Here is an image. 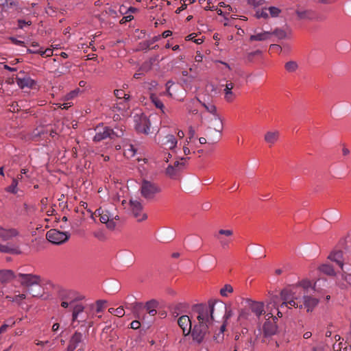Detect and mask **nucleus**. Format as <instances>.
Here are the masks:
<instances>
[{"label": "nucleus", "mask_w": 351, "mask_h": 351, "mask_svg": "<svg viewBox=\"0 0 351 351\" xmlns=\"http://www.w3.org/2000/svg\"><path fill=\"white\" fill-rule=\"evenodd\" d=\"M226 324H227V322H225V321L223 320V324L220 327V330H219V334L217 335V337H216L215 335L213 336V338L216 340H217V339H223V332L226 330Z\"/></svg>", "instance_id": "51"}, {"label": "nucleus", "mask_w": 351, "mask_h": 351, "mask_svg": "<svg viewBox=\"0 0 351 351\" xmlns=\"http://www.w3.org/2000/svg\"><path fill=\"white\" fill-rule=\"evenodd\" d=\"M16 83L21 88H32L36 84V82L29 76L17 77Z\"/></svg>", "instance_id": "24"}, {"label": "nucleus", "mask_w": 351, "mask_h": 351, "mask_svg": "<svg viewBox=\"0 0 351 351\" xmlns=\"http://www.w3.org/2000/svg\"><path fill=\"white\" fill-rule=\"evenodd\" d=\"M69 232H61L56 229L49 230L46 234L47 239L56 245H61L65 243L70 238Z\"/></svg>", "instance_id": "9"}, {"label": "nucleus", "mask_w": 351, "mask_h": 351, "mask_svg": "<svg viewBox=\"0 0 351 351\" xmlns=\"http://www.w3.org/2000/svg\"><path fill=\"white\" fill-rule=\"evenodd\" d=\"M85 339V336L83 333L75 331L74 334L71 336L69 345L73 347L74 349L80 345V343H82Z\"/></svg>", "instance_id": "23"}, {"label": "nucleus", "mask_w": 351, "mask_h": 351, "mask_svg": "<svg viewBox=\"0 0 351 351\" xmlns=\"http://www.w3.org/2000/svg\"><path fill=\"white\" fill-rule=\"evenodd\" d=\"M304 351H320V349L316 346L306 348Z\"/></svg>", "instance_id": "64"}, {"label": "nucleus", "mask_w": 351, "mask_h": 351, "mask_svg": "<svg viewBox=\"0 0 351 351\" xmlns=\"http://www.w3.org/2000/svg\"><path fill=\"white\" fill-rule=\"evenodd\" d=\"M21 237L19 230L14 228H3L0 225V239L3 241H19Z\"/></svg>", "instance_id": "12"}, {"label": "nucleus", "mask_w": 351, "mask_h": 351, "mask_svg": "<svg viewBox=\"0 0 351 351\" xmlns=\"http://www.w3.org/2000/svg\"><path fill=\"white\" fill-rule=\"evenodd\" d=\"M114 95L117 99H122L123 98V100L113 104V110L120 112L125 110L127 108V105L125 103L130 100V95L125 94L122 90H115Z\"/></svg>", "instance_id": "14"}, {"label": "nucleus", "mask_w": 351, "mask_h": 351, "mask_svg": "<svg viewBox=\"0 0 351 351\" xmlns=\"http://www.w3.org/2000/svg\"><path fill=\"white\" fill-rule=\"evenodd\" d=\"M302 291L300 287L298 285H293L283 289L280 292L282 302L281 303V308L285 307L291 308H302V304L299 301L302 296Z\"/></svg>", "instance_id": "3"}, {"label": "nucleus", "mask_w": 351, "mask_h": 351, "mask_svg": "<svg viewBox=\"0 0 351 351\" xmlns=\"http://www.w3.org/2000/svg\"><path fill=\"white\" fill-rule=\"evenodd\" d=\"M32 49H27V52L28 53H38L42 56L47 54V56H50V54L52 53V51L51 49H46L45 51L42 50L41 49H39V45L38 43H33L32 44Z\"/></svg>", "instance_id": "30"}, {"label": "nucleus", "mask_w": 351, "mask_h": 351, "mask_svg": "<svg viewBox=\"0 0 351 351\" xmlns=\"http://www.w3.org/2000/svg\"><path fill=\"white\" fill-rule=\"evenodd\" d=\"M295 13L302 20H313L314 19V12L311 10H296Z\"/></svg>", "instance_id": "31"}, {"label": "nucleus", "mask_w": 351, "mask_h": 351, "mask_svg": "<svg viewBox=\"0 0 351 351\" xmlns=\"http://www.w3.org/2000/svg\"><path fill=\"white\" fill-rule=\"evenodd\" d=\"M157 306H158L157 301H156L154 300H151L146 302L145 308L146 311H149L151 309L156 308Z\"/></svg>", "instance_id": "45"}, {"label": "nucleus", "mask_w": 351, "mask_h": 351, "mask_svg": "<svg viewBox=\"0 0 351 351\" xmlns=\"http://www.w3.org/2000/svg\"><path fill=\"white\" fill-rule=\"evenodd\" d=\"M177 322L182 329L184 336H188L189 334L192 335L193 328H192V322L189 316L181 315L178 317Z\"/></svg>", "instance_id": "15"}, {"label": "nucleus", "mask_w": 351, "mask_h": 351, "mask_svg": "<svg viewBox=\"0 0 351 351\" xmlns=\"http://www.w3.org/2000/svg\"><path fill=\"white\" fill-rule=\"evenodd\" d=\"M219 234H224L226 236L229 237V236H231L233 234V232H232V231L231 230H223V229H221V230H220L219 231Z\"/></svg>", "instance_id": "61"}, {"label": "nucleus", "mask_w": 351, "mask_h": 351, "mask_svg": "<svg viewBox=\"0 0 351 351\" xmlns=\"http://www.w3.org/2000/svg\"><path fill=\"white\" fill-rule=\"evenodd\" d=\"M328 258L337 263V265L343 269V252L341 250L332 252L328 256Z\"/></svg>", "instance_id": "25"}, {"label": "nucleus", "mask_w": 351, "mask_h": 351, "mask_svg": "<svg viewBox=\"0 0 351 351\" xmlns=\"http://www.w3.org/2000/svg\"><path fill=\"white\" fill-rule=\"evenodd\" d=\"M285 67L288 72L293 73L298 69V65L295 61H289L285 64Z\"/></svg>", "instance_id": "38"}, {"label": "nucleus", "mask_w": 351, "mask_h": 351, "mask_svg": "<svg viewBox=\"0 0 351 351\" xmlns=\"http://www.w3.org/2000/svg\"><path fill=\"white\" fill-rule=\"evenodd\" d=\"M93 308V306L87 308L81 302L73 306L71 309V322L74 327L76 326L75 324L88 329L93 326L92 318L94 317V313L92 311Z\"/></svg>", "instance_id": "2"}, {"label": "nucleus", "mask_w": 351, "mask_h": 351, "mask_svg": "<svg viewBox=\"0 0 351 351\" xmlns=\"http://www.w3.org/2000/svg\"><path fill=\"white\" fill-rule=\"evenodd\" d=\"M267 10L269 12V14L271 17L278 16L281 12L278 8L274 6H271Z\"/></svg>", "instance_id": "49"}, {"label": "nucleus", "mask_w": 351, "mask_h": 351, "mask_svg": "<svg viewBox=\"0 0 351 351\" xmlns=\"http://www.w3.org/2000/svg\"><path fill=\"white\" fill-rule=\"evenodd\" d=\"M264 2L265 0H247L248 4L253 6L254 8H257L259 5H263Z\"/></svg>", "instance_id": "55"}, {"label": "nucleus", "mask_w": 351, "mask_h": 351, "mask_svg": "<svg viewBox=\"0 0 351 351\" xmlns=\"http://www.w3.org/2000/svg\"><path fill=\"white\" fill-rule=\"evenodd\" d=\"M122 204H126L129 206L130 213L138 221H143L147 218V215L143 211V207L141 202L137 199H130L129 202L125 200L122 202Z\"/></svg>", "instance_id": "8"}, {"label": "nucleus", "mask_w": 351, "mask_h": 351, "mask_svg": "<svg viewBox=\"0 0 351 351\" xmlns=\"http://www.w3.org/2000/svg\"><path fill=\"white\" fill-rule=\"evenodd\" d=\"M150 99L152 102L154 104V106L161 110L162 112L165 114V106L162 101L155 95H151Z\"/></svg>", "instance_id": "33"}, {"label": "nucleus", "mask_w": 351, "mask_h": 351, "mask_svg": "<svg viewBox=\"0 0 351 351\" xmlns=\"http://www.w3.org/2000/svg\"><path fill=\"white\" fill-rule=\"evenodd\" d=\"M12 279L16 280V275L10 269L0 270V282L1 283L8 282Z\"/></svg>", "instance_id": "27"}, {"label": "nucleus", "mask_w": 351, "mask_h": 351, "mask_svg": "<svg viewBox=\"0 0 351 351\" xmlns=\"http://www.w3.org/2000/svg\"><path fill=\"white\" fill-rule=\"evenodd\" d=\"M232 316V311L230 307L226 306V311L223 313V320L227 322L228 320Z\"/></svg>", "instance_id": "52"}, {"label": "nucleus", "mask_w": 351, "mask_h": 351, "mask_svg": "<svg viewBox=\"0 0 351 351\" xmlns=\"http://www.w3.org/2000/svg\"><path fill=\"white\" fill-rule=\"evenodd\" d=\"M108 311L110 313L114 314L118 317H122L125 314L124 309L122 306H119L117 308H110Z\"/></svg>", "instance_id": "41"}, {"label": "nucleus", "mask_w": 351, "mask_h": 351, "mask_svg": "<svg viewBox=\"0 0 351 351\" xmlns=\"http://www.w3.org/2000/svg\"><path fill=\"white\" fill-rule=\"evenodd\" d=\"M25 298H26V295L24 293L18 294V295H14V297L7 296V298H9L12 302H17V303L21 302V301L25 299Z\"/></svg>", "instance_id": "46"}, {"label": "nucleus", "mask_w": 351, "mask_h": 351, "mask_svg": "<svg viewBox=\"0 0 351 351\" xmlns=\"http://www.w3.org/2000/svg\"><path fill=\"white\" fill-rule=\"evenodd\" d=\"M217 239L219 240L221 246L222 248L226 249L229 246L230 241L227 239H221L218 236H216Z\"/></svg>", "instance_id": "58"}, {"label": "nucleus", "mask_w": 351, "mask_h": 351, "mask_svg": "<svg viewBox=\"0 0 351 351\" xmlns=\"http://www.w3.org/2000/svg\"><path fill=\"white\" fill-rule=\"evenodd\" d=\"M106 303V300H99L96 302V312L100 313L103 311L104 305Z\"/></svg>", "instance_id": "53"}, {"label": "nucleus", "mask_w": 351, "mask_h": 351, "mask_svg": "<svg viewBox=\"0 0 351 351\" xmlns=\"http://www.w3.org/2000/svg\"><path fill=\"white\" fill-rule=\"evenodd\" d=\"M32 24V22L30 21H26L23 19H19L18 20V26L19 28L23 29L25 25H30Z\"/></svg>", "instance_id": "56"}, {"label": "nucleus", "mask_w": 351, "mask_h": 351, "mask_svg": "<svg viewBox=\"0 0 351 351\" xmlns=\"http://www.w3.org/2000/svg\"><path fill=\"white\" fill-rule=\"evenodd\" d=\"M319 270L323 272L324 274H326L329 276H334L335 275V270L333 267L328 264H323L319 267Z\"/></svg>", "instance_id": "35"}, {"label": "nucleus", "mask_w": 351, "mask_h": 351, "mask_svg": "<svg viewBox=\"0 0 351 351\" xmlns=\"http://www.w3.org/2000/svg\"><path fill=\"white\" fill-rule=\"evenodd\" d=\"M80 92V90L79 88H75V89L71 90V92H69V93H67L66 95H65L62 98V100L63 101H69L70 100L73 99L76 96H77V95L79 94Z\"/></svg>", "instance_id": "37"}, {"label": "nucleus", "mask_w": 351, "mask_h": 351, "mask_svg": "<svg viewBox=\"0 0 351 351\" xmlns=\"http://www.w3.org/2000/svg\"><path fill=\"white\" fill-rule=\"evenodd\" d=\"M16 280L20 284L27 288V292L32 297H39L42 295V287L40 285V276L32 274H16Z\"/></svg>", "instance_id": "4"}, {"label": "nucleus", "mask_w": 351, "mask_h": 351, "mask_svg": "<svg viewBox=\"0 0 351 351\" xmlns=\"http://www.w3.org/2000/svg\"><path fill=\"white\" fill-rule=\"evenodd\" d=\"M226 304L219 300H209L208 303L195 304L192 313L195 317L192 338L194 342L200 344L209 339L215 317L223 315Z\"/></svg>", "instance_id": "1"}, {"label": "nucleus", "mask_w": 351, "mask_h": 351, "mask_svg": "<svg viewBox=\"0 0 351 351\" xmlns=\"http://www.w3.org/2000/svg\"><path fill=\"white\" fill-rule=\"evenodd\" d=\"M233 291V288L230 285H226L221 290L220 293L222 296H228V294Z\"/></svg>", "instance_id": "44"}, {"label": "nucleus", "mask_w": 351, "mask_h": 351, "mask_svg": "<svg viewBox=\"0 0 351 351\" xmlns=\"http://www.w3.org/2000/svg\"><path fill=\"white\" fill-rule=\"evenodd\" d=\"M96 213L100 217L99 220L101 223H106L108 228L113 230L116 226L114 219H118V215H114L109 210L99 208L96 210Z\"/></svg>", "instance_id": "10"}, {"label": "nucleus", "mask_w": 351, "mask_h": 351, "mask_svg": "<svg viewBox=\"0 0 351 351\" xmlns=\"http://www.w3.org/2000/svg\"><path fill=\"white\" fill-rule=\"evenodd\" d=\"M56 105L62 109H68L73 105V104L70 101H64L62 104L59 103L56 104Z\"/></svg>", "instance_id": "57"}, {"label": "nucleus", "mask_w": 351, "mask_h": 351, "mask_svg": "<svg viewBox=\"0 0 351 351\" xmlns=\"http://www.w3.org/2000/svg\"><path fill=\"white\" fill-rule=\"evenodd\" d=\"M188 135H189V136L186 139L187 145H189L190 142L193 141V139L195 138V130L193 126L189 127Z\"/></svg>", "instance_id": "48"}, {"label": "nucleus", "mask_w": 351, "mask_h": 351, "mask_svg": "<svg viewBox=\"0 0 351 351\" xmlns=\"http://www.w3.org/2000/svg\"><path fill=\"white\" fill-rule=\"evenodd\" d=\"M267 11H268V10L266 8H263L262 10H257L256 11V14H255L256 17L257 19H260V18L267 19V18H268L269 14H268Z\"/></svg>", "instance_id": "42"}, {"label": "nucleus", "mask_w": 351, "mask_h": 351, "mask_svg": "<svg viewBox=\"0 0 351 351\" xmlns=\"http://www.w3.org/2000/svg\"><path fill=\"white\" fill-rule=\"evenodd\" d=\"M254 344H255V341L253 340L252 338H249L247 339V342L245 343L244 349L248 350L250 351H252L254 349Z\"/></svg>", "instance_id": "54"}, {"label": "nucleus", "mask_w": 351, "mask_h": 351, "mask_svg": "<svg viewBox=\"0 0 351 351\" xmlns=\"http://www.w3.org/2000/svg\"><path fill=\"white\" fill-rule=\"evenodd\" d=\"M142 307H143V304L142 303L135 302L134 304L132 311H133V313H134L135 317L140 318V315L138 314V311L140 309H141Z\"/></svg>", "instance_id": "47"}, {"label": "nucleus", "mask_w": 351, "mask_h": 351, "mask_svg": "<svg viewBox=\"0 0 351 351\" xmlns=\"http://www.w3.org/2000/svg\"><path fill=\"white\" fill-rule=\"evenodd\" d=\"M280 132L278 130L267 131L264 136L265 143L269 146L274 145L279 139Z\"/></svg>", "instance_id": "21"}, {"label": "nucleus", "mask_w": 351, "mask_h": 351, "mask_svg": "<svg viewBox=\"0 0 351 351\" xmlns=\"http://www.w3.org/2000/svg\"><path fill=\"white\" fill-rule=\"evenodd\" d=\"M271 36L275 35L278 39H284L287 36L285 30L280 28L275 29L273 32H271Z\"/></svg>", "instance_id": "39"}, {"label": "nucleus", "mask_w": 351, "mask_h": 351, "mask_svg": "<svg viewBox=\"0 0 351 351\" xmlns=\"http://www.w3.org/2000/svg\"><path fill=\"white\" fill-rule=\"evenodd\" d=\"M250 308L257 317H260L264 312V304L263 302L253 301L250 304Z\"/></svg>", "instance_id": "29"}, {"label": "nucleus", "mask_w": 351, "mask_h": 351, "mask_svg": "<svg viewBox=\"0 0 351 351\" xmlns=\"http://www.w3.org/2000/svg\"><path fill=\"white\" fill-rule=\"evenodd\" d=\"M95 134L93 137V141L100 142L108 138L114 139L123 135L122 130L114 131L108 126L104 125L103 123L98 124L95 129Z\"/></svg>", "instance_id": "6"}, {"label": "nucleus", "mask_w": 351, "mask_h": 351, "mask_svg": "<svg viewBox=\"0 0 351 351\" xmlns=\"http://www.w3.org/2000/svg\"><path fill=\"white\" fill-rule=\"evenodd\" d=\"M161 191L160 187L155 182L143 180L141 184V194L147 200L154 199Z\"/></svg>", "instance_id": "7"}, {"label": "nucleus", "mask_w": 351, "mask_h": 351, "mask_svg": "<svg viewBox=\"0 0 351 351\" xmlns=\"http://www.w3.org/2000/svg\"><path fill=\"white\" fill-rule=\"evenodd\" d=\"M125 155L127 157H133L136 154V149H134V146L132 145H130L129 147L127 149H125Z\"/></svg>", "instance_id": "50"}, {"label": "nucleus", "mask_w": 351, "mask_h": 351, "mask_svg": "<svg viewBox=\"0 0 351 351\" xmlns=\"http://www.w3.org/2000/svg\"><path fill=\"white\" fill-rule=\"evenodd\" d=\"M204 56L199 52L197 51V54L195 57V60L197 62H201L203 60Z\"/></svg>", "instance_id": "63"}, {"label": "nucleus", "mask_w": 351, "mask_h": 351, "mask_svg": "<svg viewBox=\"0 0 351 351\" xmlns=\"http://www.w3.org/2000/svg\"><path fill=\"white\" fill-rule=\"evenodd\" d=\"M134 128L138 132L143 133L145 134H149L150 130V122L146 115L135 114L134 117Z\"/></svg>", "instance_id": "11"}, {"label": "nucleus", "mask_w": 351, "mask_h": 351, "mask_svg": "<svg viewBox=\"0 0 351 351\" xmlns=\"http://www.w3.org/2000/svg\"><path fill=\"white\" fill-rule=\"evenodd\" d=\"M252 318V311L250 308L242 309L239 313V319L240 320H250Z\"/></svg>", "instance_id": "36"}, {"label": "nucleus", "mask_w": 351, "mask_h": 351, "mask_svg": "<svg viewBox=\"0 0 351 351\" xmlns=\"http://www.w3.org/2000/svg\"><path fill=\"white\" fill-rule=\"evenodd\" d=\"M282 300L281 296L278 295H271L269 299V302L267 304V309L271 311V314H272L271 311L273 309H276L277 311V315L279 317H282V313L280 311V308L282 309L280 304V300Z\"/></svg>", "instance_id": "17"}, {"label": "nucleus", "mask_w": 351, "mask_h": 351, "mask_svg": "<svg viewBox=\"0 0 351 351\" xmlns=\"http://www.w3.org/2000/svg\"><path fill=\"white\" fill-rule=\"evenodd\" d=\"M303 304L307 312H312L319 303V300L309 295L302 296Z\"/></svg>", "instance_id": "20"}, {"label": "nucleus", "mask_w": 351, "mask_h": 351, "mask_svg": "<svg viewBox=\"0 0 351 351\" xmlns=\"http://www.w3.org/2000/svg\"><path fill=\"white\" fill-rule=\"evenodd\" d=\"M234 84L232 82L227 83L223 89L224 98L228 102H232L236 97V95L232 91Z\"/></svg>", "instance_id": "28"}, {"label": "nucleus", "mask_w": 351, "mask_h": 351, "mask_svg": "<svg viewBox=\"0 0 351 351\" xmlns=\"http://www.w3.org/2000/svg\"><path fill=\"white\" fill-rule=\"evenodd\" d=\"M0 252L12 254H20L21 251L18 246L9 244H3L0 242Z\"/></svg>", "instance_id": "26"}, {"label": "nucleus", "mask_w": 351, "mask_h": 351, "mask_svg": "<svg viewBox=\"0 0 351 351\" xmlns=\"http://www.w3.org/2000/svg\"><path fill=\"white\" fill-rule=\"evenodd\" d=\"M18 179L17 178H12V184L8 186L6 189H5V191L8 192V193H12V194H16L18 193Z\"/></svg>", "instance_id": "34"}, {"label": "nucleus", "mask_w": 351, "mask_h": 351, "mask_svg": "<svg viewBox=\"0 0 351 351\" xmlns=\"http://www.w3.org/2000/svg\"><path fill=\"white\" fill-rule=\"evenodd\" d=\"M10 40H12V42L16 45H19V46H24L25 45V43L22 40H18L16 39V38H14V37H11L10 38Z\"/></svg>", "instance_id": "60"}, {"label": "nucleus", "mask_w": 351, "mask_h": 351, "mask_svg": "<svg viewBox=\"0 0 351 351\" xmlns=\"http://www.w3.org/2000/svg\"><path fill=\"white\" fill-rule=\"evenodd\" d=\"M297 285L300 287L302 291H307L308 289L312 288L311 282L308 280H302Z\"/></svg>", "instance_id": "43"}, {"label": "nucleus", "mask_w": 351, "mask_h": 351, "mask_svg": "<svg viewBox=\"0 0 351 351\" xmlns=\"http://www.w3.org/2000/svg\"><path fill=\"white\" fill-rule=\"evenodd\" d=\"M197 101L199 104H201L202 106H203L206 111L213 115L214 119H216L217 120H219V114L217 112V109L216 106L211 101H210L208 99H197ZM220 121H218V126H221V124L219 123Z\"/></svg>", "instance_id": "16"}, {"label": "nucleus", "mask_w": 351, "mask_h": 351, "mask_svg": "<svg viewBox=\"0 0 351 351\" xmlns=\"http://www.w3.org/2000/svg\"><path fill=\"white\" fill-rule=\"evenodd\" d=\"M161 145L165 149H173L178 143L176 138L173 134H167L160 141Z\"/></svg>", "instance_id": "19"}, {"label": "nucleus", "mask_w": 351, "mask_h": 351, "mask_svg": "<svg viewBox=\"0 0 351 351\" xmlns=\"http://www.w3.org/2000/svg\"><path fill=\"white\" fill-rule=\"evenodd\" d=\"M197 99L198 98L195 97L194 99H191L185 104L186 109L189 113H192L193 114H197L198 110L195 107L196 103H198Z\"/></svg>", "instance_id": "32"}, {"label": "nucleus", "mask_w": 351, "mask_h": 351, "mask_svg": "<svg viewBox=\"0 0 351 351\" xmlns=\"http://www.w3.org/2000/svg\"><path fill=\"white\" fill-rule=\"evenodd\" d=\"M186 160V158H182V161L177 160L173 165H169L166 169V174L171 179H176L179 173L184 169L185 164L183 160Z\"/></svg>", "instance_id": "13"}, {"label": "nucleus", "mask_w": 351, "mask_h": 351, "mask_svg": "<svg viewBox=\"0 0 351 351\" xmlns=\"http://www.w3.org/2000/svg\"><path fill=\"white\" fill-rule=\"evenodd\" d=\"M57 295L58 300L60 302V306L63 308H71L72 309L73 306L79 304L84 298L77 291L63 288L58 289Z\"/></svg>", "instance_id": "5"}, {"label": "nucleus", "mask_w": 351, "mask_h": 351, "mask_svg": "<svg viewBox=\"0 0 351 351\" xmlns=\"http://www.w3.org/2000/svg\"><path fill=\"white\" fill-rule=\"evenodd\" d=\"M343 278L345 281H346L347 283L350 285L351 287V274H346L342 275Z\"/></svg>", "instance_id": "62"}, {"label": "nucleus", "mask_w": 351, "mask_h": 351, "mask_svg": "<svg viewBox=\"0 0 351 351\" xmlns=\"http://www.w3.org/2000/svg\"><path fill=\"white\" fill-rule=\"evenodd\" d=\"M213 123H212V125L213 126L214 130L216 132L221 134L223 130V121H222L221 117L219 116V121H220L219 123L221 124V126H219V125L218 126V121L219 120L213 118Z\"/></svg>", "instance_id": "40"}, {"label": "nucleus", "mask_w": 351, "mask_h": 351, "mask_svg": "<svg viewBox=\"0 0 351 351\" xmlns=\"http://www.w3.org/2000/svg\"><path fill=\"white\" fill-rule=\"evenodd\" d=\"M271 37V33L269 31H263L261 32H256L254 31V34L250 36V41H265Z\"/></svg>", "instance_id": "22"}, {"label": "nucleus", "mask_w": 351, "mask_h": 351, "mask_svg": "<svg viewBox=\"0 0 351 351\" xmlns=\"http://www.w3.org/2000/svg\"><path fill=\"white\" fill-rule=\"evenodd\" d=\"M141 326V323L138 320L132 321L130 324V328L134 330L139 328Z\"/></svg>", "instance_id": "59"}, {"label": "nucleus", "mask_w": 351, "mask_h": 351, "mask_svg": "<svg viewBox=\"0 0 351 351\" xmlns=\"http://www.w3.org/2000/svg\"><path fill=\"white\" fill-rule=\"evenodd\" d=\"M278 326L276 322L271 321H266L263 326V335L265 338L271 337L276 334Z\"/></svg>", "instance_id": "18"}]
</instances>
